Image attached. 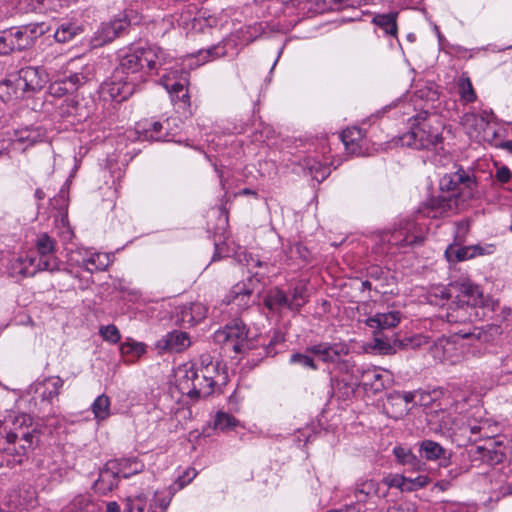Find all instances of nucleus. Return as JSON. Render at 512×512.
Listing matches in <instances>:
<instances>
[{"instance_id": "nucleus-1", "label": "nucleus", "mask_w": 512, "mask_h": 512, "mask_svg": "<svg viewBox=\"0 0 512 512\" xmlns=\"http://www.w3.org/2000/svg\"><path fill=\"white\" fill-rule=\"evenodd\" d=\"M442 128L435 115L423 111L412 119L410 130L400 140L402 145L414 149H429L442 141Z\"/></svg>"}, {"instance_id": "nucleus-2", "label": "nucleus", "mask_w": 512, "mask_h": 512, "mask_svg": "<svg viewBox=\"0 0 512 512\" xmlns=\"http://www.w3.org/2000/svg\"><path fill=\"white\" fill-rule=\"evenodd\" d=\"M12 427L7 432L4 448L6 456H13V459H7L8 466L22 462V457L34 445L35 428L32 427V418L25 413L17 415L11 422Z\"/></svg>"}, {"instance_id": "nucleus-3", "label": "nucleus", "mask_w": 512, "mask_h": 512, "mask_svg": "<svg viewBox=\"0 0 512 512\" xmlns=\"http://www.w3.org/2000/svg\"><path fill=\"white\" fill-rule=\"evenodd\" d=\"M472 333H455L451 337H441L429 347L431 357L443 364L456 365L464 360L467 348L463 340Z\"/></svg>"}, {"instance_id": "nucleus-4", "label": "nucleus", "mask_w": 512, "mask_h": 512, "mask_svg": "<svg viewBox=\"0 0 512 512\" xmlns=\"http://www.w3.org/2000/svg\"><path fill=\"white\" fill-rule=\"evenodd\" d=\"M439 187L442 192H451L449 197L458 199L463 207L477 192L475 178L463 168L445 174L440 179Z\"/></svg>"}, {"instance_id": "nucleus-5", "label": "nucleus", "mask_w": 512, "mask_h": 512, "mask_svg": "<svg viewBox=\"0 0 512 512\" xmlns=\"http://www.w3.org/2000/svg\"><path fill=\"white\" fill-rule=\"evenodd\" d=\"M461 124L470 138L479 142L494 143L498 137V124L493 113L482 111L480 113H466Z\"/></svg>"}, {"instance_id": "nucleus-6", "label": "nucleus", "mask_w": 512, "mask_h": 512, "mask_svg": "<svg viewBox=\"0 0 512 512\" xmlns=\"http://www.w3.org/2000/svg\"><path fill=\"white\" fill-rule=\"evenodd\" d=\"M47 82L46 75L38 68L25 67L17 74H11L2 82L7 88L8 98H20L26 91H37Z\"/></svg>"}, {"instance_id": "nucleus-7", "label": "nucleus", "mask_w": 512, "mask_h": 512, "mask_svg": "<svg viewBox=\"0 0 512 512\" xmlns=\"http://www.w3.org/2000/svg\"><path fill=\"white\" fill-rule=\"evenodd\" d=\"M424 228L412 219H403L390 231L381 236L383 242L397 247L415 246L423 243Z\"/></svg>"}, {"instance_id": "nucleus-8", "label": "nucleus", "mask_w": 512, "mask_h": 512, "mask_svg": "<svg viewBox=\"0 0 512 512\" xmlns=\"http://www.w3.org/2000/svg\"><path fill=\"white\" fill-rule=\"evenodd\" d=\"M213 338L217 344L224 345L235 353H244L252 348L246 325L239 319L233 320L224 328L217 330Z\"/></svg>"}, {"instance_id": "nucleus-9", "label": "nucleus", "mask_w": 512, "mask_h": 512, "mask_svg": "<svg viewBox=\"0 0 512 512\" xmlns=\"http://www.w3.org/2000/svg\"><path fill=\"white\" fill-rule=\"evenodd\" d=\"M41 25L29 24L17 28H12L3 32L2 43L9 46L11 51L23 50L43 34Z\"/></svg>"}, {"instance_id": "nucleus-10", "label": "nucleus", "mask_w": 512, "mask_h": 512, "mask_svg": "<svg viewBox=\"0 0 512 512\" xmlns=\"http://www.w3.org/2000/svg\"><path fill=\"white\" fill-rule=\"evenodd\" d=\"M464 209L458 199L443 195L433 196L419 209V213L428 218L449 217Z\"/></svg>"}, {"instance_id": "nucleus-11", "label": "nucleus", "mask_w": 512, "mask_h": 512, "mask_svg": "<svg viewBox=\"0 0 512 512\" xmlns=\"http://www.w3.org/2000/svg\"><path fill=\"white\" fill-rule=\"evenodd\" d=\"M134 52L137 56V63L143 66L145 78L149 74H156L159 68L167 63V55L155 45H135Z\"/></svg>"}, {"instance_id": "nucleus-12", "label": "nucleus", "mask_w": 512, "mask_h": 512, "mask_svg": "<svg viewBox=\"0 0 512 512\" xmlns=\"http://www.w3.org/2000/svg\"><path fill=\"white\" fill-rule=\"evenodd\" d=\"M218 376L219 372L216 363L210 361L207 364H204V361H202L197 376L195 377V381L193 382L195 391H192L189 397L200 398L211 395L217 383L216 377Z\"/></svg>"}, {"instance_id": "nucleus-13", "label": "nucleus", "mask_w": 512, "mask_h": 512, "mask_svg": "<svg viewBox=\"0 0 512 512\" xmlns=\"http://www.w3.org/2000/svg\"><path fill=\"white\" fill-rule=\"evenodd\" d=\"M35 246L39 254L37 262L38 269L55 271L58 269L57 258L55 257L57 243L54 238L47 233L37 235Z\"/></svg>"}, {"instance_id": "nucleus-14", "label": "nucleus", "mask_w": 512, "mask_h": 512, "mask_svg": "<svg viewBox=\"0 0 512 512\" xmlns=\"http://www.w3.org/2000/svg\"><path fill=\"white\" fill-rule=\"evenodd\" d=\"M123 74H118L116 70L113 79L103 85V92L107 93L113 100L121 102L131 96L137 85L136 82L125 77Z\"/></svg>"}, {"instance_id": "nucleus-15", "label": "nucleus", "mask_w": 512, "mask_h": 512, "mask_svg": "<svg viewBox=\"0 0 512 512\" xmlns=\"http://www.w3.org/2000/svg\"><path fill=\"white\" fill-rule=\"evenodd\" d=\"M137 55L134 52L133 46L129 47L128 50L121 55L120 63L118 68V74H123L127 78L136 82L137 84L146 80L143 74V66L137 63Z\"/></svg>"}, {"instance_id": "nucleus-16", "label": "nucleus", "mask_w": 512, "mask_h": 512, "mask_svg": "<svg viewBox=\"0 0 512 512\" xmlns=\"http://www.w3.org/2000/svg\"><path fill=\"white\" fill-rule=\"evenodd\" d=\"M128 26L129 23L125 18L114 19L108 23L102 24L93 38L94 45L102 46L113 41L124 32Z\"/></svg>"}, {"instance_id": "nucleus-17", "label": "nucleus", "mask_w": 512, "mask_h": 512, "mask_svg": "<svg viewBox=\"0 0 512 512\" xmlns=\"http://www.w3.org/2000/svg\"><path fill=\"white\" fill-rule=\"evenodd\" d=\"M191 345L189 335L183 331H172L157 341L156 348L161 352H182Z\"/></svg>"}, {"instance_id": "nucleus-18", "label": "nucleus", "mask_w": 512, "mask_h": 512, "mask_svg": "<svg viewBox=\"0 0 512 512\" xmlns=\"http://www.w3.org/2000/svg\"><path fill=\"white\" fill-rule=\"evenodd\" d=\"M199 371V367L186 363L179 366L175 372V384L179 392L183 395L190 396L195 391L193 382Z\"/></svg>"}, {"instance_id": "nucleus-19", "label": "nucleus", "mask_w": 512, "mask_h": 512, "mask_svg": "<svg viewBox=\"0 0 512 512\" xmlns=\"http://www.w3.org/2000/svg\"><path fill=\"white\" fill-rule=\"evenodd\" d=\"M308 351L319 356L324 362H336L348 354V347L343 343H319L308 348Z\"/></svg>"}, {"instance_id": "nucleus-20", "label": "nucleus", "mask_w": 512, "mask_h": 512, "mask_svg": "<svg viewBox=\"0 0 512 512\" xmlns=\"http://www.w3.org/2000/svg\"><path fill=\"white\" fill-rule=\"evenodd\" d=\"M479 318L480 313L478 310H475L474 307L469 305H465L459 300L455 303L453 302L447 308L446 319L450 323L472 322Z\"/></svg>"}, {"instance_id": "nucleus-21", "label": "nucleus", "mask_w": 512, "mask_h": 512, "mask_svg": "<svg viewBox=\"0 0 512 512\" xmlns=\"http://www.w3.org/2000/svg\"><path fill=\"white\" fill-rule=\"evenodd\" d=\"M428 423L432 429L442 433H454L457 429L455 419L442 407L427 413Z\"/></svg>"}, {"instance_id": "nucleus-22", "label": "nucleus", "mask_w": 512, "mask_h": 512, "mask_svg": "<svg viewBox=\"0 0 512 512\" xmlns=\"http://www.w3.org/2000/svg\"><path fill=\"white\" fill-rule=\"evenodd\" d=\"M400 320L401 313L399 311H389L386 313H376L367 318L365 324L376 332L394 328L399 324Z\"/></svg>"}, {"instance_id": "nucleus-23", "label": "nucleus", "mask_w": 512, "mask_h": 512, "mask_svg": "<svg viewBox=\"0 0 512 512\" xmlns=\"http://www.w3.org/2000/svg\"><path fill=\"white\" fill-rule=\"evenodd\" d=\"M63 386V380L58 377H49L42 382H36L30 387L34 393H39L42 401L50 402L53 398L57 397Z\"/></svg>"}, {"instance_id": "nucleus-24", "label": "nucleus", "mask_w": 512, "mask_h": 512, "mask_svg": "<svg viewBox=\"0 0 512 512\" xmlns=\"http://www.w3.org/2000/svg\"><path fill=\"white\" fill-rule=\"evenodd\" d=\"M457 298L460 302H463L465 305L474 307L475 310L478 311L483 307L485 302L483 293L479 287L470 283H463L460 285Z\"/></svg>"}, {"instance_id": "nucleus-25", "label": "nucleus", "mask_w": 512, "mask_h": 512, "mask_svg": "<svg viewBox=\"0 0 512 512\" xmlns=\"http://www.w3.org/2000/svg\"><path fill=\"white\" fill-rule=\"evenodd\" d=\"M207 308L199 302L183 305L179 313V319L184 325L193 326L206 317Z\"/></svg>"}, {"instance_id": "nucleus-26", "label": "nucleus", "mask_w": 512, "mask_h": 512, "mask_svg": "<svg viewBox=\"0 0 512 512\" xmlns=\"http://www.w3.org/2000/svg\"><path fill=\"white\" fill-rule=\"evenodd\" d=\"M397 18L398 12L378 13L373 16L372 23L381 29L385 36L397 38Z\"/></svg>"}, {"instance_id": "nucleus-27", "label": "nucleus", "mask_w": 512, "mask_h": 512, "mask_svg": "<svg viewBox=\"0 0 512 512\" xmlns=\"http://www.w3.org/2000/svg\"><path fill=\"white\" fill-rule=\"evenodd\" d=\"M252 290L245 283H238L232 287L226 296L227 303H233L240 309H245L250 304Z\"/></svg>"}, {"instance_id": "nucleus-28", "label": "nucleus", "mask_w": 512, "mask_h": 512, "mask_svg": "<svg viewBox=\"0 0 512 512\" xmlns=\"http://www.w3.org/2000/svg\"><path fill=\"white\" fill-rule=\"evenodd\" d=\"M393 454L399 464L408 466L412 471H420L422 469L423 463L410 449L396 446L393 448Z\"/></svg>"}, {"instance_id": "nucleus-29", "label": "nucleus", "mask_w": 512, "mask_h": 512, "mask_svg": "<svg viewBox=\"0 0 512 512\" xmlns=\"http://www.w3.org/2000/svg\"><path fill=\"white\" fill-rule=\"evenodd\" d=\"M264 304L271 311L289 308V297L279 288H274L267 293Z\"/></svg>"}, {"instance_id": "nucleus-30", "label": "nucleus", "mask_w": 512, "mask_h": 512, "mask_svg": "<svg viewBox=\"0 0 512 512\" xmlns=\"http://www.w3.org/2000/svg\"><path fill=\"white\" fill-rule=\"evenodd\" d=\"M163 128L164 123L152 122L138 125L137 132L143 133V138L146 140L168 141L167 134L162 133Z\"/></svg>"}, {"instance_id": "nucleus-31", "label": "nucleus", "mask_w": 512, "mask_h": 512, "mask_svg": "<svg viewBox=\"0 0 512 512\" xmlns=\"http://www.w3.org/2000/svg\"><path fill=\"white\" fill-rule=\"evenodd\" d=\"M110 265V257L105 253H92L83 260V267L88 272L103 271Z\"/></svg>"}, {"instance_id": "nucleus-32", "label": "nucleus", "mask_w": 512, "mask_h": 512, "mask_svg": "<svg viewBox=\"0 0 512 512\" xmlns=\"http://www.w3.org/2000/svg\"><path fill=\"white\" fill-rule=\"evenodd\" d=\"M361 138V130L355 127L345 129L341 134V140L346 150L351 154H357L359 152L360 146L358 142L361 140Z\"/></svg>"}, {"instance_id": "nucleus-33", "label": "nucleus", "mask_w": 512, "mask_h": 512, "mask_svg": "<svg viewBox=\"0 0 512 512\" xmlns=\"http://www.w3.org/2000/svg\"><path fill=\"white\" fill-rule=\"evenodd\" d=\"M146 352V345L141 342H125L120 345V353L126 361L134 362Z\"/></svg>"}, {"instance_id": "nucleus-34", "label": "nucleus", "mask_w": 512, "mask_h": 512, "mask_svg": "<svg viewBox=\"0 0 512 512\" xmlns=\"http://www.w3.org/2000/svg\"><path fill=\"white\" fill-rule=\"evenodd\" d=\"M493 251V245H488L486 247H482L480 245H471L458 248L455 251L456 259L459 261H464L471 259L477 255L490 254Z\"/></svg>"}, {"instance_id": "nucleus-35", "label": "nucleus", "mask_w": 512, "mask_h": 512, "mask_svg": "<svg viewBox=\"0 0 512 512\" xmlns=\"http://www.w3.org/2000/svg\"><path fill=\"white\" fill-rule=\"evenodd\" d=\"M361 382L364 387L380 391L385 387L383 375L377 369H368L362 373Z\"/></svg>"}, {"instance_id": "nucleus-36", "label": "nucleus", "mask_w": 512, "mask_h": 512, "mask_svg": "<svg viewBox=\"0 0 512 512\" xmlns=\"http://www.w3.org/2000/svg\"><path fill=\"white\" fill-rule=\"evenodd\" d=\"M82 32L80 26L74 23H63L55 31V40L59 43H67Z\"/></svg>"}, {"instance_id": "nucleus-37", "label": "nucleus", "mask_w": 512, "mask_h": 512, "mask_svg": "<svg viewBox=\"0 0 512 512\" xmlns=\"http://www.w3.org/2000/svg\"><path fill=\"white\" fill-rule=\"evenodd\" d=\"M91 410L96 420H106L111 414L109 397L105 394L99 395L92 403Z\"/></svg>"}, {"instance_id": "nucleus-38", "label": "nucleus", "mask_w": 512, "mask_h": 512, "mask_svg": "<svg viewBox=\"0 0 512 512\" xmlns=\"http://www.w3.org/2000/svg\"><path fill=\"white\" fill-rule=\"evenodd\" d=\"M118 479L117 475L114 471L109 468L102 470L99 474V478L95 482V487L97 490L105 493L107 491H111L115 486H117Z\"/></svg>"}, {"instance_id": "nucleus-39", "label": "nucleus", "mask_w": 512, "mask_h": 512, "mask_svg": "<svg viewBox=\"0 0 512 512\" xmlns=\"http://www.w3.org/2000/svg\"><path fill=\"white\" fill-rule=\"evenodd\" d=\"M441 394L442 391L438 389H434L433 391L419 390L417 396V405L424 408H431V410L438 409L441 407V404L437 403Z\"/></svg>"}, {"instance_id": "nucleus-40", "label": "nucleus", "mask_w": 512, "mask_h": 512, "mask_svg": "<svg viewBox=\"0 0 512 512\" xmlns=\"http://www.w3.org/2000/svg\"><path fill=\"white\" fill-rule=\"evenodd\" d=\"M379 483L375 480H364L357 484L355 496L358 501L364 502L371 494H377Z\"/></svg>"}, {"instance_id": "nucleus-41", "label": "nucleus", "mask_w": 512, "mask_h": 512, "mask_svg": "<svg viewBox=\"0 0 512 512\" xmlns=\"http://www.w3.org/2000/svg\"><path fill=\"white\" fill-rule=\"evenodd\" d=\"M428 338L423 335H412L405 336L402 339H396L394 341V346L401 349H417L425 344H427Z\"/></svg>"}, {"instance_id": "nucleus-42", "label": "nucleus", "mask_w": 512, "mask_h": 512, "mask_svg": "<svg viewBox=\"0 0 512 512\" xmlns=\"http://www.w3.org/2000/svg\"><path fill=\"white\" fill-rule=\"evenodd\" d=\"M457 85L459 89V95L463 101L471 103L476 100V93L473 89L469 77L462 75L459 78Z\"/></svg>"}, {"instance_id": "nucleus-43", "label": "nucleus", "mask_w": 512, "mask_h": 512, "mask_svg": "<svg viewBox=\"0 0 512 512\" xmlns=\"http://www.w3.org/2000/svg\"><path fill=\"white\" fill-rule=\"evenodd\" d=\"M9 273L11 276H33L37 272V268H30L23 261V257H18L14 261L11 262L9 266Z\"/></svg>"}, {"instance_id": "nucleus-44", "label": "nucleus", "mask_w": 512, "mask_h": 512, "mask_svg": "<svg viewBox=\"0 0 512 512\" xmlns=\"http://www.w3.org/2000/svg\"><path fill=\"white\" fill-rule=\"evenodd\" d=\"M69 512H99V508L88 498L78 496L72 501Z\"/></svg>"}, {"instance_id": "nucleus-45", "label": "nucleus", "mask_w": 512, "mask_h": 512, "mask_svg": "<svg viewBox=\"0 0 512 512\" xmlns=\"http://www.w3.org/2000/svg\"><path fill=\"white\" fill-rule=\"evenodd\" d=\"M421 451L428 460H436L443 454V448L438 443L430 440L422 442Z\"/></svg>"}, {"instance_id": "nucleus-46", "label": "nucleus", "mask_w": 512, "mask_h": 512, "mask_svg": "<svg viewBox=\"0 0 512 512\" xmlns=\"http://www.w3.org/2000/svg\"><path fill=\"white\" fill-rule=\"evenodd\" d=\"M99 334L104 341L109 342L111 344H116L121 339V333L114 324L101 326L99 328Z\"/></svg>"}, {"instance_id": "nucleus-47", "label": "nucleus", "mask_w": 512, "mask_h": 512, "mask_svg": "<svg viewBox=\"0 0 512 512\" xmlns=\"http://www.w3.org/2000/svg\"><path fill=\"white\" fill-rule=\"evenodd\" d=\"M166 89L172 95V97H177L184 105L188 104L189 94L187 89L185 88V83L182 82H174L172 84H165Z\"/></svg>"}, {"instance_id": "nucleus-48", "label": "nucleus", "mask_w": 512, "mask_h": 512, "mask_svg": "<svg viewBox=\"0 0 512 512\" xmlns=\"http://www.w3.org/2000/svg\"><path fill=\"white\" fill-rule=\"evenodd\" d=\"M238 424L235 417L230 414L219 412L216 415L214 426L216 429L225 431L236 427Z\"/></svg>"}, {"instance_id": "nucleus-49", "label": "nucleus", "mask_w": 512, "mask_h": 512, "mask_svg": "<svg viewBox=\"0 0 512 512\" xmlns=\"http://www.w3.org/2000/svg\"><path fill=\"white\" fill-rule=\"evenodd\" d=\"M120 473L124 478H128L144 469V464L137 459H128L122 462Z\"/></svg>"}, {"instance_id": "nucleus-50", "label": "nucleus", "mask_w": 512, "mask_h": 512, "mask_svg": "<svg viewBox=\"0 0 512 512\" xmlns=\"http://www.w3.org/2000/svg\"><path fill=\"white\" fill-rule=\"evenodd\" d=\"M418 391L413 392H395L391 394V402L393 404H405L406 407H411L410 404L417 405Z\"/></svg>"}, {"instance_id": "nucleus-51", "label": "nucleus", "mask_w": 512, "mask_h": 512, "mask_svg": "<svg viewBox=\"0 0 512 512\" xmlns=\"http://www.w3.org/2000/svg\"><path fill=\"white\" fill-rule=\"evenodd\" d=\"M387 413L395 419L402 418L405 416L411 409V407H406L405 404H393L391 402V395L388 397L386 404L384 405Z\"/></svg>"}, {"instance_id": "nucleus-52", "label": "nucleus", "mask_w": 512, "mask_h": 512, "mask_svg": "<svg viewBox=\"0 0 512 512\" xmlns=\"http://www.w3.org/2000/svg\"><path fill=\"white\" fill-rule=\"evenodd\" d=\"M306 294L304 286H296L293 289L292 296L289 298V309L299 310V308L305 303Z\"/></svg>"}, {"instance_id": "nucleus-53", "label": "nucleus", "mask_w": 512, "mask_h": 512, "mask_svg": "<svg viewBox=\"0 0 512 512\" xmlns=\"http://www.w3.org/2000/svg\"><path fill=\"white\" fill-rule=\"evenodd\" d=\"M383 482L388 487H395L398 488L401 491H408L409 488H407V477L399 474H389L384 479Z\"/></svg>"}, {"instance_id": "nucleus-54", "label": "nucleus", "mask_w": 512, "mask_h": 512, "mask_svg": "<svg viewBox=\"0 0 512 512\" xmlns=\"http://www.w3.org/2000/svg\"><path fill=\"white\" fill-rule=\"evenodd\" d=\"M171 499L172 493L170 491L164 490L154 492V502L163 510L169 506Z\"/></svg>"}, {"instance_id": "nucleus-55", "label": "nucleus", "mask_w": 512, "mask_h": 512, "mask_svg": "<svg viewBox=\"0 0 512 512\" xmlns=\"http://www.w3.org/2000/svg\"><path fill=\"white\" fill-rule=\"evenodd\" d=\"M290 362L293 364H300L304 367H308L313 370L317 369V366L315 365L313 359L304 354H300V353L293 354L290 358Z\"/></svg>"}, {"instance_id": "nucleus-56", "label": "nucleus", "mask_w": 512, "mask_h": 512, "mask_svg": "<svg viewBox=\"0 0 512 512\" xmlns=\"http://www.w3.org/2000/svg\"><path fill=\"white\" fill-rule=\"evenodd\" d=\"M430 301L435 303L436 305H444L443 303H440L438 302L437 300L433 301L432 300V297H435V298H440L441 301L443 300H448V298L450 297V292L449 290L445 287V286H437L435 288L432 289V291L430 292Z\"/></svg>"}, {"instance_id": "nucleus-57", "label": "nucleus", "mask_w": 512, "mask_h": 512, "mask_svg": "<svg viewBox=\"0 0 512 512\" xmlns=\"http://www.w3.org/2000/svg\"><path fill=\"white\" fill-rule=\"evenodd\" d=\"M429 483V478L425 475H420L414 479L407 478V492H411L417 490L419 488H423Z\"/></svg>"}, {"instance_id": "nucleus-58", "label": "nucleus", "mask_w": 512, "mask_h": 512, "mask_svg": "<svg viewBox=\"0 0 512 512\" xmlns=\"http://www.w3.org/2000/svg\"><path fill=\"white\" fill-rule=\"evenodd\" d=\"M374 348L382 354H391L395 352V349L390 343L377 337L374 339Z\"/></svg>"}, {"instance_id": "nucleus-59", "label": "nucleus", "mask_w": 512, "mask_h": 512, "mask_svg": "<svg viewBox=\"0 0 512 512\" xmlns=\"http://www.w3.org/2000/svg\"><path fill=\"white\" fill-rule=\"evenodd\" d=\"M197 475L195 469H187L183 475L179 476L177 479V483L179 488H183L187 484H189Z\"/></svg>"}, {"instance_id": "nucleus-60", "label": "nucleus", "mask_w": 512, "mask_h": 512, "mask_svg": "<svg viewBox=\"0 0 512 512\" xmlns=\"http://www.w3.org/2000/svg\"><path fill=\"white\" fill-rule=\"evenodd\" d=\"M214 53H215V57L223 56L225 54V48L216 46V47L206 50L205 52H200L199 54L201 56L204 55L203 58L206 59V58L214 55Z\"/></svg>"}, {"instance_id": "nucleus-61", "label": "nucleus", "mask_w": 512, "mask_h": 512, "mask_svg": "<svg viewBox=\"0 0 512 512\" xmlns=\"http://www.w3.org/2000/svg\"><path fill=\"white\" fill-rule=\"evenodd\" d=\"M496 178L501 183H506L511 178V172L507 167H501L500 169L497 170Z\"/></svg>"}, {"instance_id": "nucleus-62", "label": "nucleus", "mask_w": 512, "mask_h": 512, "mask_svg": "<svg viewBox=\"0 0 512 512\" xmlns=\"http://www.w3.org/2000/svg\"><path fill=\"white\" fill-rule=\"evenodd\" d=\"M481 429L482 427L480 425H467L461 428L463 434H466L467 431H470L471 434H478Z\"/></svg>"}, {"instance_id": "nucleus-63", "label": "nucleus", "mask_w": 512, "mask_h": 512, "mask_svg": "<svg viewBox=\"0 0 512 512\" xmlns=\"http://www.w3.org/2000/svg\"><path fill=\"white\" fill-rule=\"evenodd\" d=\"M84 77L80 74H73L68 77V81L72 84L73 87H77L79 84H81Z\"/></svg>"}, {"instance_id": "nucleus-64", "label": "nucleus", "mask_w": 512, "mask_h": 512, "mask_svg": "<svg viewBox=\"0 0 512 512\" xmlns=\"http://www.w3.org/2000/svg\"><path fill=\"white\" fill-rule=\"evenodd\" d=\"M120 507L116 502H109L106 505V512H119Z\"/></svg>"}]
</instances>
